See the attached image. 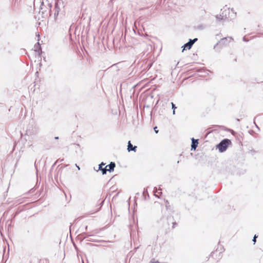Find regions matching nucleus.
Instances as JSON below:
<instances>
[{
	"instance_id": "obj_1",
	"label": "nucleus",
	"mask_w": 263,
	"mask_h": 263,
	"mask_svg": "<svg viewBox=\"0 0 263 263\" xmlns=\"http://www.w3.org/2000/svg\"><path fill=\"white\" fill-rule=\"evenodd\" d=\"M105 164L104 163L101 162L99 165V170L102 171V174H105L107 171H109V172L114 171V168L116 166L115 162H111L108 165H106L105 167H103V166H104Z\"/></svg>"
},
{
	"instance_id": "obj_2",
	"label": "nucleus",
	"mask_w": 263,
	"mask_h": 263,
	"mask_svg": "<svg viewBox=\"0 0 263 263\" xmlns=\"http://www.w3.org/2000/svg\"><path fill=\"white\" fill-rule=\"evenodd\" d=\"M231 143L230 140L228 139H224L216 145V148L218 149L219 152L222 153L226 151L228 146Z\"/></svg>"
},
{
	"instance_id": "obj_3",
	"label": "nucleus",
	"mask_w": 263,
	"mask_h": 263,
	"mask_svg": "<svg viewBox=\"0 0 263 263\" xmlns=\"http://www.w3.org/2000/svg\"><path fill=\"white\" fill-rule=\"evenodd\" d=\"M43 5H44V3L42 2V5H41V10L42 11V13L43 14L45 15L46 16H47L48 15L51 16V15L52 4L51 3H47V6L48 7V12H47L46 10H44Z\"/></svg>"
},
{
	"instance_id": "obj_4",
	"label": "nucleus",
	"mask_w": 263,
	"mask_h": 263,
	"mask_svg": "<svg viewBox=\"0 0 263 263\" xmlns=\"http://www.w3.org/2000/svg\"><path fill=\"white\" fill-rule=\"evenodd\" d=\"M229 10H224L222 11V14L219 15H217L216 18L218 21H220L221 20H224L226 19H228L227 17V13H229Z\"/></svg>"
},
{
	"instance_id": "obj_5",
	"label": "nucleus",
	"mask_w": 263,
	"mask_h": 263,
	"mask_svg": "<svg viewBox=\"0 0 263 263\" xmlns=\"http://www.w3.org/2000/svg\"><path fill=\"white\" fill-rule=\"evenodd\" d=\"M37 133L38 130L35 127H30L26 130V135L29 136L36 135Z\"/></svg>"
},
{
	"instance_id": "obj_6",
	"label": "nucleus",
	"mask_w": 263,
	"mask_h": 263,
	"mask_svg": "<svg viewBox=\"0 0 263 263\" xmlns=\"http://www.w3.org/2000/svg\"><path fill=\"white\" fill-rule=\"evenodd\" d=\"M197 40L198 39L197 38H195L193 40L190 39L189 41L183 45V51L184 49H191V47H192L193 45L194 44V43H195L197 41Z\"/></svg>"
},
{
	"instance_id": "obj_7",
	"label": "nucleus",
	"mask_w": 263,
	"mask_h": 263,
	"mask_svg": "<svg viewBox=\"0 0 263 263\" xmlns=\"http://www.w3.org/2000/svg\"><path fill=\"white\" fill-rule=\"evenodd\" d=\"M197 139H195L193 138L192 139V149L195 150L198 146V142Z\"/></svg>"
},
{
	"instance_id": "obj_8",
	"label": "nucleus",
	"mask_w": 263,
	"mask_h": 263,
	"mask_svg": "<svg viewBox=\"0 0 263 263\" xmlns=\"http://www.w3.org/2000/svg\"><path fill=\"white\" fill-rule=\"evenodd\" d=\"M136 148H137V146H133V145L131 143L130 141H129L128 142L127 150H128V152H130V151H133L134 152H136Z\"/></svg>"
},
{
	"instance_id": "obj_9",
	"label": "nucleus",
	"mask_w": 263,
	"mask_h": 263,
	"mask_svg": "<svg viewBox=\"0 0 263 263\" xmlns=\"http://www.w3.org/2000/svg\"><path fill=\"white\" fill-rule=\"evenodd\" d=\"M227 37L222 38L220 41L217 43V44L214 46V48L216 49L219 44L224 45L226 44V41H227Z\"/></svg>"
},
{
	"instance_id": "obj_10",
	"label": "nucleus",
	"mask_w": 263,
	"mask_h": 263,
	"mask_svg": "<svg viewBox=\"0 0 263 263\" xmlns=\"http://www.w3.org/2000/svg\"><path fill=\"white\" fill-rule=\"evenodd\" d=\"M54 9V17H56L58 15L59 11H60V8L58 6V3H55Z\"/></svg>"
},
{
	"instance_id": "obj_11",
	"label": "nucleus",
	"mask_w": 263,
	"mask_h": 263,
	"mask_svg": "<svg viewBox=\"0 0 263 263\" xmlns=\"http://www.w3.org/2000/svg\"><path fill=\"white\" fill-rule=\"evenodd\" d=\"M34 51L38 52H39L40 50H41V48L39 42L37 43V45H34Z\"/></svg>"
},
{
	"instance_id": "obj_12",
	"label": "nucleus",
	"mask_w": 263,
	"mask_h": 263,
	"mask_svg": "<svg viewBox=\"0 0 263 263\" xmlns=\"http://www.w3.org/2000/svg\"><path fill=\"white\" fill-rule=\"evenodd\" d=\"M172 109H173V115H175V109L176 108V107L175 106V105L173 102L172 103Z\"/></svg>"
},
{
	"instance_id": "obj_13",
	"label": "nucleus",
	"mask_w": 263,
	"mask_h": 263,
	"mask_svg": "<svg viewBox=\"0 0 263 263\" xmlns=\"http://www.w3.org/2000/svg\"><path fill=\"white\" fill-rule=\"evenodd\" d=\"M257 237V236H256V235H255L252 239V241L254 242V243H255L256 242V239Z\"/></svg>"
},
{
	"instance_id": "obj_14",
	"label": "nucleus",
	"mask_w": 263,
	"mask_h": 263,
	"mask_svg": "<svg viewBox=\"0 0 263 263\" xmlns=\"http://www.w3.org/2000/svg\"><path fill=\"white\" fill-rule=\"evenodd\" d=\"M157 127H155L154 128V130H155V132L156 133H158V130L157 129Z\"/></svg>"
},
{
	"instance_id": "obj_15",
	"label": "nucleus",
	"mask_w": 263,
	"mask_h": 263,
	"mask_svg": "<svg viewBox=\"0 0 263 263\" xmlns=\"http://www.w3.org/2000/svg\"><path fill=\"white\" fill-rule=\"evenodd\" d=\"M243 41L245 42H247L248 40H247L246 39V37H243Z\"/></svg>"
},
{
	"instance_id": "obj_16",
	"label": "nucleus",
	"mask_w": 263,
	"mask_h": 263,
	"mask_svg": "<svg viewBox=\"0 0 263 263\" xmlns=\"http://www.w3.org/2000/svg\"><path fill=\"white\" fill-rule=\"evenodd\" d=\"M76 166L78 168L79 170H80V168L79 166H78L77 164H76Z\"/></svg>"
},
{
	"instance_id": "obj_17",
	"label": "nucleus",
	"mask_w": 263,
	"mask_h": 263,
	"mask_svg": "<svg viewBox=\"0 0 263 263\" xmlns=\"http://www.w3.org/2000/svg\"><path fill=\"white\" fill-rule=\"evenodd\" d=\"M155 190H156V187L154 188V192H155V196H157L156 194Z\"/></svg>"
},
{
	"instance_id": "obj_18",
	"label": "nucleus",
	"mask_w": 263,
	"mask_h": 263,
	"mask_svg": "<svg viewBox=\"0 0 263 263\" xmlns=\"http://www.w3.org/2000/svg\"><path fill=\"white\" fill-rule=\"evenodd\" d=\"M173 227L174 228V226L176 224V223L173 222Z\"/></svg>"
},
{
	"instance_id": "obj_19",
	"label": "nucleus",
	"mask_w": 263,
	"mask_h": 263,
	"mask_svg": "<svg viewBox=\"0 0 263 263\" xmlns=\"http://www.w3.org/2000/svg\"><path fill=\"white\" fill-rule=\"evenodd\" d=\"M54 139L56 140L59 139V137H55Z\"/></svg>"
},
{
	"instance_id": "obj_20",
	"label": "nucleus",
	"mask_w": 263,
	"mask_h": 263,
	"mask_svg": "<svg viewBox=\"0 0 263 263\" xmlns=\"http://www.w3.org/2000/svg\"><path fill=\"white\" fill-rule=\"evenodd\" d=\"M146 193H147V191H144V192H143V194H146Z\"/></svg>"
},
{
	"instance_id": "obj_21",
	"label": "nucleus",
	"mask_w": 263,
	"mask_h": 263,
	"mask_svg": "<svg viewBox=\"0 0 263 263\" xmlns=\"http://www.w3.org/2000/svg\"><path fill=\"white\" fill-rule=\"evenodd\" d=\"M146 193H147V191H144V192H143V194H146Z\"/></svg>"
}]
</instances>
